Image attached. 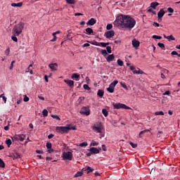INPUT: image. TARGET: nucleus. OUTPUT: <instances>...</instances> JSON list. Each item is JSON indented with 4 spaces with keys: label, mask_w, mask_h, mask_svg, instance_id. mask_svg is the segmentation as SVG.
I'll return each instance as SVG.
<instances>
[{
    "label": "nucleus",
    "mask_w": 180,
    "mask_h": 180,
    "mask_svg": "<svg viewBox=\"0 0 180 180\" xmlns=\"http://www.w3.org/2000/svg\"><path fill=\"white\" fill-rule=\"evenodd\" d=\"M42 115L44 117H47V116H49V111H47L46 109L43 110Z\"/></svg>",
    "instance_id": "nucleus-25"
},
{
    "label": "nucleus",
    "mask_w": 180,
    "mask_h": 180,
    "mask_svg": "<svg viewBox=\"0 0 180 180\" xmlns=\"http://www.w3.org/2000/svg\"><path fill=\"white\" fill-rule=\"evenodd\" d=\"M36 153H37V154H43L44 152H43V150H37Z\"/></svg>",
    "instance_id": "nucleus-61"
},
{
    "label": "nucleus",
    "mask_w": 180,
    "mask_h": 180,
    "mask_svg": "<svg viewBox=\"0 0 180 180\" xmlns=\"http://www.w3.org/2000/svg\"><path fill=\"white\" fill-rule=\"evenodd\" d=\"M115 109H130V107L126 105L125 104L117 103H112Z\"/></svg>",
    "instance_id": "nucleus-5"
},
{
    "label": "nucleus",
    "mask_w": 180,
    "mask_h": 180,
    "mask_svg": "<svg viewBox=\"0 0 180 180\" xmlns=\"http://www.w3.org/2000/svg\"><path fill=\"white\" fill-rule=\"evenodd\" d=\"M161 134H162V131H159L158 134H157V137H158V138L161 137Z\"/></svg>",
    "instance_id": "nucleus-59"
},
{
    "label": "nucleus",
    "mask_w": 180,
    "mask_h": 180,
    "mask_svg": "<svg viewBox=\"0 0 180 180\" xmlns=\"http://www.w3.org/2000/svg\"><path fill=\"white\" fill-rule=\"evenodd\" d=\"M49 68H51V71H57V68H58V64L57 63H51L49 65Z\"/></svg>",
    "instance_id": "nucleus-12"
},
{
    "label": "nucleus",
    "mask_w": 180,
    "mask_h": 180,
    "mask_svg": "<svg viewBox=\"0 0 180 180\" xmlns=\"http://www.w3.org/2000/svg\"><path fill=\"white\" fill-rule=\"evenodd\" d=\"M102 150L103 151H106V145H102Z\"/></svg>",
    "instance_id": "nucleus-62"
},
{
    "label": "nucleus",
    "mask_w": 180,
    "mask_h": 180,
    "mask_svg": "<svg viewBox=\"0 0 180 180\" xmlns=\"http://www.w3.org/2000/svg\"><path fill=\"white\" fill-rule=\"evenodd\" d=\"M158 46L159 47H160V49H165V45L164 44L161 43V42H159V43L158 44Z\"/></svg>",
    "instance_id": "nucleus-40"
},
{
    "label": "nucleus",
    "mask_w": 180,
    "mask_h": 180,
    "mask_svg": "<svg viewBox=\"0 0 180 180\" xmlns=\"http://www.w3.org/2000/svg\"><path fill=\"white\" fill-rule=\"evenodd\" d=\"M106 60H107L108 63H110V61H113V60H115V55H113V54L108 55Z\"/></svg>",
    "instance_id": "nucleus-17"
},
{
    "label": "nucleus",
    "mask_w": 180,
    "mask_h": 180,
    "mask_svg": "<svg viewBox=\"0 0 180 180\" xmlns=\"http://www.w3.org/2000/svg\"><path fill=\"white\" fill-rule=\"evenodd\" d=\"M148 12H150V13H153V15H155L156 14V13H155V11H154L153 9H151V8H149L148 10Z\"/></svg>",
    "instance_id": "nucleus-57"
},
{
    "label": "nucleus",
    "mask_w": 180,
    "mask_h": 180,
    "mask_svg": "<svg viewBox=\"0 0 180 180\" xmlns=\"http://www.w3.org/2000/svg\"><path fill=\"white\" fill-rule=\"evenodd\" d=\"M167 39L169 41H170V40H175V37H174V36H172V35L167 36Z\"/></svg>",
    "instance_id": "nucleus-45"
},
{
    "label": "nucleus",
    "mask_w": 180,
    "mask_h": 180,
    "mask_svg": "<svg viewBox=\"0 0 180 180\" xmlns=\"http://www.w3.org/2000/svg\"><path fill=\"white\" fill-rule=\"evenodd\" d=\"M11 39H12V40L13 41H18V37H16V36H12L11 37Z\"/></svg>",
    "instance_id": "nucleus-54"
},
{
    "label": "nucleus",
    "mask_w": 180,
    "mask_h": 180,
    "mask_svg": "<svg viewBox=\"0 0 180 180\" xmlns=\"http://www.w3.org/2000/svg\"><path fill=\"white\" fill-rule=\"evenodd\" d=\"M102 113L105 116V117H107L108 115H109V113L108 112V110L106 109H103Z\"/></svg>",
    "instance_id": "nucleus-30"
},
{
    "label": "nucleus",
    "mask_w": 180,
    "mask_h": 180,
    "mask_svg": "<svg viewBox=\"0 0 180 180\" xmlns=\"http://www.w3.org/2000/svg\"><path fill=\"white\" fill-rule=\"evenodd\" d=\"M64 82L68 85L70 88H74V81L71 79H65Z\"/></svg>",
    "instance_id": "nucleus-14"
},
{
    "label": "nucleus",
    "mask_w": 180,
    "mask_h": 180,
    "mask_svg": "<svg viewBox=\"0 0 180 180\" xmlns=\"http://www.w3.org/2000/svg\"><path fill=\"white\" fill-rule=\"evenodd\" d=\"M13 64H15V60H13L11 62V64L10 65V70H13Z\"/></svg>",
    "instance_id": "nucleus-56"
},
{
    "label": "nucleus",
    "mask_w": 180,
    "mask_h": 180,
    "mask_svg": "<svg viewBox=\"0 0 180 180\" xmlns=\"http://www.w3.org/2000/svg\"><path fill=\"white\" fill-rule=\"evenodd\" d=\"M153 26H155V27H160V25L158 24V22H153Z\"/></svg>",
    "instance_id": "nucleus-63"
},
{
    "label": "nucleus",
    "mask_w": 180,
    "mask_h": 180,
    "mask_svg": "<svg viewBox=\"0 0 180 180\" xmlns=\"http://www.w3.org/2000/svg\"><path fill=\"white\" fill-rule=\"evenodd\" d=\"M171 54L172 56H178V52H176V51H173Z\"/></svg>",
    "instance_id": "nucleus-58"
},
{
    "label": "nucleus",
    "mask_w": 180,
    "mask_h": 180,
    "mask_svg": "<svg viewBox=\"0 0 180 180\" xmlns=\"http://www.w3.org/2000/svg\"><path fill=\"white\" fill-rule=\"evenodd\" d=\"M89 46H91V44L86 43L83 45V47H89Z\"/></svg>",
    "instance_id": "nucleus-64"
},
{
    "label": "nucleus",
    "mask_w": 180,
    "mask_h": 180,
    "mask_svg": "<svg viewBox=\"0 0 180 180\" xmlns=\"http://www.w3.org/2000/svg\"><path fill=\"white\" fill-rule=\"evenodd\" d=\"M121 86L124 88V89H126V91H129V88H127V86L126 85V83L120 82Z\"/></svg>",
    "instance_id": "nucleus-29"
},
{
    "label": "nucleus",
    "mask_w": 180,
    "mask_h": 180,
    "mask_svg": "<svg viewBox=\"0 0 180 180\" xmlns=\"http://www.w3.org/2000/svg\"><path fill=\"white\" fill-rule=\"evenodd\" d=\"M95 23H96V20H95L94 18H91L87 22L86 25L89 26H94V25H95Z\"/></svg>",
    "instance_id": "nucleus-16"
},
{
    "label": "nucleus",
    "mask_w": 180,
    "mask_h": 180,
    "mask_svg": "<svg viewBox=\"0 0 180 180\" xmlns=\"http://www.w3.org/2000/svg\"><path fill=\"white\" fill-rule=\"evenodd\" d=\"M129 69L132 71L133 74H144V72L141 70L140 68H137L136 70V66L134 65H131Z\"/></svg>",
    "instance_id": "nucleus-7"
},
{
    "label": "nucleus",
    "mask_w": 180,
    "mask_h": 180,
    "mask_svg": "<svg viewBox=\"0 0 180 180\" xmlns=\"http://www.w3.org/2000/svg\"><path fill=\"white\" fill-rule=\"evenodd\" d=\"M4 94H1L0 98H2L4 103H6V97H5V96H4Z\"/></svg>",
    "instance_id": "nucleus-47"
},
{
    "label": "nucleus",
    "mask_w": 180,
    "mask_h": 180,
    "mask_svg": "<svg viewBox=\"0 0 180 180\" xmlns=\"http://www.w3.org/2000/svg\"><path fill=\"white\" fill-rule=\"evenodd\" d=\"M101 54L103 56H108V51H106V50L103 49L101 51Z\"/></svg>",
    "instance_id": "nucleus-49"
},
{
    "label": "nucleus",
    "mask_w": 180,
    "mask_h": 180,
    "mask_svg": "<svg viewBox=\"0 0 180 180\" xmlns=\"http://www.w3.org/2000/svg\"><path fill=\"white\" fill-rule=\"evenodd\" d=\"M48 153H49V154H51V153H54V149H52V148L48 149Z\"/></svg>",
    "instance_id": "nucleus-60"
},
{
    "label": "nucleus",
    "mask_w": 180,
    "mask_h": 180,
    "mask_svg": "<svg viewBox=\"0 0 180 180\" xmlns=\"http://www.w3.org/2000/svg\"><path fill=\"white\" fill-rule=\"evenodd\" d=\"M9 53H11V50L9 49V48H7L5 51L6 56H9Z\"/></svg>",
    "instance_id": "nucleus-50"
},
{
    "label": "nucleus",
    "mask_w": 180,
    "mask_h": 180,
    "mask_svg": "<svg viewBox=\"0 0 180 180\" xmlns=\"http://www.w3.org/2000/svg\"><path fill=\"white\" fill-rule=\"evenodd\" d=\"M94 34V30L91 27H87L86 29V34Z\"/></svg>",
    "instance_id": "nucleus-19"
},
{
    "label": "nucleus",
    "mask_w": 180,
    "mask_h": 180,
    "mask_svg": "<svg viewBox=\"0 0 180 180\" xmlns=\"http://www.w3.org/2000/svg\"><path fill=\"white\" fill-rule=\"evenodd\" d=\"M164 15H165V11H164V9L162 8L158 13V18H159V20H161V19H162Z\"/></svg>",
    "instance_id": "nucleus-15"
},
{
    "label": "nucleus",
    "mask_w": 180,
    "mask_h": 180,
    "mask_svg": "<svg viewBox=\"0 0 180 180\" xmlns=\"http://www.w3.org/2000/svg\"><path fill=\"white\" fill-rule=\"evenodd\" d=\"M23 3L22 2H19V3H12L11 4V6L13 7H18V8H20L21 6H22Z\"/></svg>",
    "instance_id": "nucleus-18"
},
{
    "label": "nucleus",
    "mask_w": 180,
    "mask_h": 180,
    "mask_svg": "<svg viewBox=\"0 0 180 180\" xmlns=\"http://www.w3.org/2000/svg\"><path fill=\"white\" fill-rule=\"evenodd\" d=\"M99 143L95 141H92L90 146H98Z\"/></svg>",
    "instance_id": "nucleus-41"
},
{
    "label": "nucleus",
    "mask_w": 180,
    "mask_h": 180,
    "mask_svg": "<svg viewBox=\"0 0 180 180\" xmlns=\"http://www.w3.org/2000/svg\"><path fill=\"white\" fill-rule=\"evenodd\" d=\"M20 158V155L18 153H13V160H18Z\"/></svg>",
    "instance_id": "nucleus-23"
},
{
    "label": "nucleus",
    "mask_w": 180,
    "mask_h": 180,
    "mask_svg": "<svg viewBox=\"0 0 180 180\" xmlns=\"http://www.w3.org/2000/svg\"><path fill=\"white\" fill-rule=\"evenodd\" d=\"M153 39H158V40H161L162 39V37L158 36V35H153Z\"/></svg>",
    "instance_id": "nucleus-43"
},
{
    "label": "nucleus",
    "mask_w": 180,
    "mask_h": 180,
    "mask_svg": "<svg viewBox=\"0 0 180 180\" xmlns=\"http://www.w3.org/2000/svg\"><path fill=\"white\" fill-rule=\"evenodd\" d=\"M24 27L25 23H23L22 22H19L18 24L15 25L13 28L12 34H13V36H19L22 33Z\"/></svg>",
    "instance_id": "nucleus-2"
},
{
    "label": "nucleus",
    "mask_w": 180,
    "mask_h": 180,
    "mask_svg": "<svg viewBox=\"0 0 180 180\" xmlns=\"http://www.w3.org/2000/svg\"><path fill=\"white\" fill-rule=\"evenodd\" d=\"M23 101L24 102H29V97H27V96L25 95Z\"/></svg>",
    "instance_id": "nucleus-55"
},
{
    "label": "nucleus",
    "mask_w": 180,
    "mask_h": 180,
    "mask_svg": "<svg viewBox=\"0 0 180 180\" xmlns=\"http://www.w3.org/2000/svg\"><path fill=\"white\" fill-rule=\"evenodd\" d=\"M12 140L13 141H19V135H15L13 137H12Z\"/></svg>",
    "instance_id": "nucleus-36"
},
{
    "label": "nucleus",
    "mask_w": 180,
    "mask_h": 180,
    "mask_svg": "<svg viewBox=\"0 0 180 180\" xmlns=\"http://www.w3.org/2000/svg\"><path fill=\"white\" fill-rule=\"evenodd\" d=\"M0 168H5V162L0 158Z\"/></svg>",
    "instance_id": "nucleus-31"
},
{
    "label": "nucleus",
    "mask_w": 180,
    "mask_h": 180,
    "mask_svg": "<svg viewBox=\"0 0 180 180\" xmlns=\"http://www.w3.org/2000/svg\"><path fill=\"white\" fill-rule=\"evenodd\" d=\"M115 25H117L118 27H122V29L131 30L136 26V20L130 15L121 14L117 17Z\"/></svg>",
    "instance_id": "nucleus-1"
},
{
    "label": "nucleus",
    "mask_w": 180,
    "mask_h": 180,
    "mask_svg": "<svg viewBox=\"0 0 180 180\" xmlns=\"http://www.w3.org/2000/svg\"><path fill=\"white\" fill-rule=\"evenodd\" d=\"M129 144L132 147V148H137V143H134L133 142H130Z\"/></svg>",
    "instance_id": "nucleus-42"
},
{
    "label": "nucleus",
    "mask_w": 180,
    "mask_h": 180,
    "mask_svg": "<svg viewBox=\"0 0 180 180\" xmlns=\"http://www.w3.org/2000/svg\"><path fill=\"white\" fill-rule=\"evenodd\" d=\"M86 171H87V174H89L90 172H94V169H92V167L88 166Z\"/></svg>",
    "instance_id": "nucleus-32"
},
{
    "label": "nucleus",
    "mask_w": 180,
    "mask_h": 180,
    "mask_svg": "<svg viewBox=\"0 0 180 180\" xmlns=\"http://www.w3.org/2000/svg\"><path fill=\"white\" fill-rule=\"evenodd\" d=\"M117 63L118 65H120V67H123V64H124L123 60L118 59L117 60Z\"/></svg>",
    "instance_id": "nucleus-34"
},
{
    "label": "nucleus",
    "mask_w": 180,
    "mask_h": 180,
    "mask_svg": "<svg viewBox=\"0 0 180 180\" xmlns=\"http://www.w3.org/2000/svg\"><path fill=\"white\" fill-rule=\"evenodd\" d=\"M106 50L109 54H110L112 53V47L108 46H106Z\"/></svg>",
    "instance_id": "nucleus-44"
},
{
    "label": "nucleus",
    "mask_w": 180,
    "mask_h": 180,
    "mask_svg": "<svg viewBox=\"0 0 180 180\" xmlns=\"http://www.w3.org/2000/svg\"><path fill=\"white\" fill-rule=\"evenodd\" d=\"M6 144L7 145L8 147H11V146L12 145V140L6 139Z\"/></svg>",
    "instance_id": "nucleus-26"
},
{
    "label": "nucleus",
    "mask_w": 180,
    "mask_h": 180,
    "mask_svg": "<svg viewBox=\"0 0 180 180\" xmlns=\"http://www.w3.org/2000/svg\"><path fill=\"white\" fill-rule=\"evenodd\" d=\"M158 5H160V4L157 1L152 2L150 4V8H153V9H155V8H157V6H158Z\"/></svg>",
    "instance_id": "nucleus-20"
},
{
    "label": "nucleus",
    "mask_w": 180,
    "mask_h": 180,
    "mask_svg": "<svg viewBox=\"0 0 180 180\" xmlns=\"http://www.w3.org/2000/svg\"><path fill=\"white\" fill-rule=\"evenodd\" d=\"M119 84V81L117 80H114L113 82H112L110 85L109 87L107 89V91L110 92V94H113L115 92V86Z\"/></svg>",
    "instance_id": "nucleus-4"
},
{
    "label": "nucleus",
    "mask_w": 180,
    "mask_h": 180,
    "mask_svg": "<svg viewBox=\"0 0 180 180\" xmlns=\"http://www.w3.org/2000/svg\"><path fill=\"white\" fill-rule=\"evenodd\" d=\"M146 131H148V130L146 129V130L141 131L139 134L138 137H139V138L143 137V134H144V133H146Z\"/></svg>",
    "instance_id": "nucleus-33"
},
{
    "label": "nucleus",
    "mask_w": 180,
    "mask_h": 180,
    "mask_svg": "<svg viewBox=\"0 0 180 180\" xmlns=\"http://www.w3.org/2000/svg\"><path fill=\"white\" fill-rule=\"evenodd\" d=\"M67 4H69L70 5H74L75 4V0H65Z\"/></svg>",
    "instance_id": "nucleus-35"
},
{
    "label": "nucleus",
    "mask_w": 180,
    "mask_h": 180,
    "mask_svg": "<svg viewBox=\"0 0 180 180\" xmlns=\"http://www.w3.org/2000/svg\"><path fill=\"white\" fill-rule=\"evenodd\" d=\"M51 147H52L51 143H50V142L46 143V148L48 150L51 148Z\"/></svg>",
    "instance_id": "nucleus-48"
},
{
    "label": "nucleus",
    "mask_w": 180,
    "mask_h": 180,
    "mask_svg": "<svg viewBox=\"0 0 180 180\" xmlns=\"http://www.w3.org/2000/svg\"><path fill=\"white\" fill-rule=\"evenodd\" d=\"M56 131L60 134H64V133H68L70 131V127L67 125L66 127H56Z\"/></svg>",
    "instance_id": "nucleus-3"
},
{
    "label": "nucleus",
    "mask_w": 180,
    "mask_h": 180,
    "mask_svg": "<svg viewBox=\"0 0 180 180\" xmlns=\"http://www.w3.org/2000/svg\"><path fill=\"white\" fill-rule=\"evenodd\" d=\"M51 117H53V119H56V120H60V117H58V115H52Z\"/></svg>",
    "instance_id": "nucleus-51"
},
{
    "label": "nucleus",
    "mask_w": 180,
    "mask_h": 180,
    "mask_svg": "<svg viewBox=\"0 0 180 180\" xmlns=\"http://www.w3.org/2000/svg\"><path fill=\"white\" fill-rule=\"evenodd\" d=\"M82 175H84V172H78L75 175V178H78L79 176H82Z\"/></svg>",
    "instance_id": "nucleus-27"
},
{
    "label": "nucleus",
    "mask_w": 180,
    "mask_h": 180,
    "mask_svg": "<svg viewBox=\"0 0 180 180\" xmlns=\"http://www.w3.org/2000/svg\"><path fill=\"white\" fill-rule=\"evenodd\" d=\"M104 36L105 37H106V39H110L113 37V36H115V31L113 30L108 31L105 32Z\"/></svg>",
    "instance_id": "nucleus-10"
},
{
    "label": "nucleus",
    "mask_w": 180,
    "mask_h": 180,
    "mask_svg": "<svg viewBox=\"0 0 180 180\" xmlns=\"http://www.w3.org/2000/svg\"><path fill=\"white\" fill-rule=\"evenodd\" d=\"M100 46H102V47H106L107 46H109V42H100Z\"/></svg>",
    "instance_id": "nucleus-39"
},
{
    "label": "nucleus",
    "mask_w": 180,
    "mask_h": 180,
    "mask_svg": "<svg viewBox=\"0 0 180 180\" xmlns=\"http://www.w3.org/2000/svg\"><path fill=\"white\" fill-rule=\"evenodd\" d=\"M68 127H69V130H77L75 127H71L70 124L68 125Z\"/></svg>",
    "instance_id": "nucleus-53"
},
{
    "label": "nucleus",
    "mask_w": 180,
    "mask_h": 180,
    "mask_svg": "<svg viewBox=\"0 0 180 180\" xmlns=\"http://www.w3.org/2000/svg\"><path fill=\"white\" fill-rule=\"evenodd\" d=\"M81 115H86V116H89L91 115V112L89 111V108L86 107L82 108L80 110Z\"/></svg>",
    "instance_id": "nucleus-9"
},
{
    "label": "nucleus",
    "mask_w": 180,
    "mask_h": 180,
    "mask_svg": "<svg viewBox=\"0 0 180 180\" xmlns=\"http://www.w3.org/2000/svg\"><path fill=\"white\" fill-rule=\"evenodd\" d=\"M63 160H68L71 161L72 160V152H64L63 153Z\"/></svg>",
    "instance_id": "nucleus-8"
},
{
    "label": "nucleus",
    "mask_w": 180,
    "mask_h": 180,
    "mask_svg": "<svg viewBox=\"0 0 180 180\" xmlns=\"http://www.w3.org/2000/svg\"><path fill=\"white\" fill-rule=\"evenodd\" d=\"M72 79H75L76 81H78L79 79V75L77 74V73H74L72 75Z\"/></svg>",
    "instance_id": "nucleus-22"
},
{
    "label": "nucleus",
    "mask_w": 180,
    "mask_h": 180,
    "mask_svg": "<svg viewBox=\"0 0 180 180\" xmlns=\"http://www.w3.org/2000/svg\"><path fill=\"white\" fill-rule=\"evenodd\" d=\"M167 11L169 12V13H174V8L169 7Z\"/></svg>",
    "instance_id": "nucleus-52"
},
{
    "label": "nucleus",
    "mask_w": 180,
    "mask_h": 180,
    "mask_svg": "<svg viewBox=\"0 0 180 180\" xmlns=\"http://www.w3.org/2000/svg\"><path fill=\"white\" fill-rule=\"evenodd\" d=\"M105 94V92L103 91V90H98L97 95L98 96H100L101 98H102V96H103V94Z\"/></svg>",
    "instance_id": "nucleus-24"
},
{
    "label": "nucleus",
    "mask_w": 180,
    "mask_h": 180,
    "mask_svg": "<svg viewBox=\"0 0 180 180\" xmlns=\"http://www.w3.org/2000/svg\"><path fill=\"white\" fill-rule=\"evenodd\" d=\"M101 150H102L101 148H98V149L95 147H92L89 150V151H90L91 154H99Z\"/></svg>",
    "instance_id": "nucleus-11"
},
{
    "label": "nucleus",
    "mask_w": 180,
    "mask_h": 180,
    "mask_svg": "<svg viewBox=\"0 0 180 180\" xmlns=\"http://www.w3.org/2000/svg\"><path fill=\"white\" fill-rule=\"evenodd\" d=\"M93 130L96 131V133H102V123L97 122L93 126Z\"/></svg>",
    "instance_id": "nucleus-6"
},
{
    "label": "nucleus",
    "mask_w": 180,
    "mask_h": 180,
    "mask_svg": "<svg viewBox=\"0 0 180 180\" xmlns=\"http://www.w3.org/2000/svg\"><path fill=\"white\" fill-rule=\"evenodd\" d=\"M113 27V25L112 24H108L106 26L107 30H110Z\"/></svg>",
    "instance_id": "nucleus-46"
},
{
    "label": "nucleus",
    "mask_w": 180,
    "mask_h": 180,
    "mask_svg": "<svg viewBox=\"0 0 180 180\" xmlns=\"http://www.w3.org/2000/svg\"><path fill=\"white\" fill-rule=\"evenodd\" d=\"M84 89H86V91H91V87L88 84H84L83 86Z\"/></svg>",
    "instance_id": "nucleus-38"
},
{
    "label": "nucleus",
    "mask_w": 180,
    "mask_h": 180,
    "mask_svg": "<svg viewBox=\"0 0 180 180\" xmlns=\"http://www.w3.org/2000/svg\"><path fill=\"white\" fill-rule=\"evenodd\" d=\"M155 116H164V112L158 111L155 112Z\"/></svg>",
    "instance_id": "nucleus-28"
},
{
    "label": "nucleus",
    "mask_w": 180,
    "mask_h": 180,
    "mask_svg": "<svg viewBox=\"0 0 180 180\" xmlns=\"http://www.w3.org/2000/svg\"><path fill=\"white\" fill-rule=\"evenodd\" d=\"M132 46L133 47H134L135 49H139V47H140V41H139V40L134 39L132 40Z\"/></svg>",
    "instance_id": "nucleus-13"
},
{
    "label": "nucleus",
    "mask_w": 180,
    "mask_h": 180,
    "mask_svg": "<svg viewBox=\"0 0 180 180\" xmlns=\"http://www.w3.org/2000/svg\"><path fill=\"white\" fill-rule=\"evenodd\" d=\"M25 137H26V135L20 134V135H18V140H19L20 141H25Z\"/></svg>",
    "instance_id": "nucleus-21"
},
{
    "label": "nucleus",
    "mask_w": 180,
    "mask_h": 180,
    "mask_svg": "<svg viewBox=\"0 0 180 180\" xmlns=\"http://www.w3.org/2000/svg\"><path fill=\"white\" fill-rule=\"evenodd\" d=\"M88 146L87 142H82V143H79V147H86Z\"/></svg>",
    "instance_id": "nucleus-37"
}]
</instances>
